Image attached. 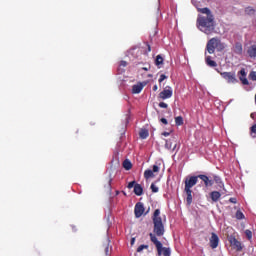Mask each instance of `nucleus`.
Instances as JSON below:
<instances>
[{
  "label": "nucleus",
  "mask_w": 256,
  "mask_h": 256,
  "mask_svg": "<svg viewBox=\"0 0 256 256\" xmlns=\"http://www.w3.org/2000/svg\"><path fill=\"white\" fill-rule=\"evenodd\" d=\"M230 203H237V200L235 198H230Z\"/></svg>",
  "instance_id": "41"
},
{
  "label": "nucleus",
  "mask_w": 256,
  "mask_h": 256,
  "mask_svg": "<svg viewBox=\"0 0 256 256\" xmlns=\"http://www.w3.org/2000/svg\"><path fill=\"white\" fill-rule=\"evenodd\" d=\"M225 46L221 44V41L218 38H212L208 41L206 49L210 55L215 53V49H223Z\"/></svg>",
  "instance_id": "4"
},
{
  "label": "nucleus",
  "mask_w": 256,
  "mask_h": 256,
  "mask_svg": "<svg viewBox=\"0 0 256 256\" xmlns=\"http://www.w3.org/2000/svg\"><path fill=\"white\" fill-rule=\"evenodd\" d=\"M199 181V176H190L185 180V188L191 190L195 187V184Z\"/></svg>",
  "instance_id": "5"
},
{
  "label": "nucleus",
  "mask_w": 256,
  "mask_h": 256,
  "mask_svg": "<svg viewBox=\"0 0 256 256\" xmlns=\"http://www.w3.org/2000/svg\"><path fill=\"white\" fill-rule=\"evenodd\" d=\"M134 193L138 197H141V195H143V187H141L140 184H135V186H134Z\"/></svg>",
  "instance_id": "19"
},
{
  "label": "nucleus",
  "mask_w": 256,
  "mask_h": 256,
  "mask_svg": "<svg viewBox=\"0 0 256 256\" xmlns=\"http://www.w3.org/2000/svg\"><path fill=\"white\" fill-rule=\"evenodd\" d=\"M210 247L212 249H217V247H219V236L215 233H212L210 237Z\"/></svg>",
  "instance_id": "10"
},
{
  "label": "nucleus",
  "mask_w": 256,
  "mask_h": 256,
  "mask_svg": "<svg viewBox=\"0 0 256 256\" xmlns=\"http://www.w3.org/2000/svg\"><path fill=\"white\" fill-rule=\"evenodd\" d=\"M134 213L137 218L141 217V215H143V213H145V207L143 206V203L138 202L135 205Z\"/></svg>",
  "instance_id": "8"
},
{
  "label": "nucleus",
  "mask_w": 256,
  "mask_h": 256,
  "mask_svg": "<svg viewBox=\"0 0 256 256\" xmlns=\"http://www.w3.org/2000/svg\"><path fill=\"white\" fill-rule=\"evenodd\" d=\"M148 51H151V46L148 47Z\"/></svg>",
  "instance_id": "45"
},
{
  "label": "nucleus",
  "mask_w": 256,
  "mask_h": 256,
  "mask_svg": "<svg viewBox=\"0 0 256 256\" xmlns=\"http://www.w3.org/2000/svg\"><path fill=\"white\" fill-rule=\"evenodd\" d=\"M155 65L159 67L160 65H163V56L157 55L155 60Z\"/></svg>",
  "instance_id": "24"
},
{
  "label": "nucleus",
  "mask_w": 256,
  "mask_h": 256,
  "mask_svg": "<svg viewBox=\"0 0 256 256\" xmlns=\"http://www.w3.org/2000/svg\"><path fill=\"white\" fill-rule=\"evenodd\" d=\"M234 53H236V55H242L243 54V45L239 42H237L235 45H234Z\"/></svg>",
  "instance_id": "16"
},
{
  "label": "nucleus",
  "mask_w": 256,
  "mask_h": 256,
  "mask_svg": "<svg viewBox=\"0 0 256 256\" xmlns=\"http://www.w3.org/2000/svg\"><path fill=\"white\" fill-rule=\"evenodd\" d=\"M139 135L141 139H147L149 137V130L141 129Z\"/></svg>",
  "instance_id": "21"
},
{
  "label": "nucleus",
  "mask_w": 256,
  "mask_h": 256,
  "mask_svg": "<svg viewBox=\"0 0 256 256\" xmlns=\"http://www.w3.org/2000/svg\"><path fill=\"white\" fill-rule=\"evenodd\" d=\"M160 121H161V123H163L164 125H167V119L162 118Z\"/></svg>",
  "instance_id": "39"
},
{
  "label": "nucleus",
  "mask_w": 256,
  "mask_h": 256,
  "mask_svg": "<svg viewBox=\"0 0 256 256\" xmlns=\"http://www.w3.org/2000/svg\"><path fill=\"white\" fill-rule=\"evenodd\" d=\"M176 125H183V117L178 116L175 118Z\"/></svg>",
  "instance_id": "28"
},
{
  "label": "nucleus",
  "mask_w": 256,
  "mask_h": 256,
  "mask_svg": "<svg viewBox=\"0 0 256 256\" xmlns=\"http://www.w3.org/2000/svg\"><path fill=\"white\" fill-rule=\"evenodd\" d=\"M154 233L157 237H163L165 235V226L163 225V219H161V210L156 209L153 215Z\"/></svg>",
  "instance_id": "2"
},
{
  "label": "nucleus",
  "mask_w": 256,
  "mask_h": 256,
  "mask_svg": "<svg viewBox=\"0 0 256 256\" xmlns=\"http://www.w3.org/2000/svg\"><path fill=\"white\" fill-rule=\"evenodd\" d=\"M184 191L187 195V197H186L187 205H191V203H193V191L189 190L187 188H184Z\"/></svg>",
  "instance_id": "13"
},
{
  "label": "nucleus",
  "mask_w": 256,
  "mask_h": 256,
  "mask_svg": "<svg viewBox=\"0 0 256 256\" xmlns=\"http://www.w3.org/2000/svg\"><path fill=\"white\" fill-rule=\"evenodd\" d=\"M159 89V87L157 85L153 86V91H157Z\"/></svg>",
  "instance_id": "42"
},
{
  "label": "nucleus",
  "mask_w": 256,
  "mask_h": 256,
  "mask_svg": "<svg viewBox=\"0 0 256 256\" xmlns=\"http://www.w3.org/2000/svg\"><path fill=\"white\" fill-rule=\"evenodd\" d=\"M162 135H163L164 137H169V135H171V133H169V132H163Z\"/></svg>",
  "instance_id": "40"
},
{
  "label": "nucleus",
  "mask_w": 256,
  "mask_h": 256,
  "mask_svg": "<svg viewBox=\"0 0 256 256\" xmlns=\"http://www.w3.org/2000/svg\"><path fill=\"white\" fill-rule=\"evenodd\" d=\"M247 54L251 59H256V45H252L247 49Z\"/></svg>",
  "instance_id": "15"
},
{
  "label": "nucleus",
  "mask_w": 256,
  "mask_h": 256,
  "mask_svg": "<svg viewBox=\"0 0 256 256\" xmlns=\"http://www.w3.org/2000/svg\"><path fill=\"white\" fill-rule=\"evenodd\" d=\"M236 218H237V219H244V218H245V215H243V212L237 211V212H236Z\"/></svg>",
  "instance_id": "31"
},
{
  "label": "nucleus",
  "mask_w": 256,
  "mask_h": 256,
  "mask_svg": "<svg viewBox=\"0 0 256 256\" xmlns=\"http://www.w3.org/2000/svg\"><path fill=\"white\" fill-rule=\"evenodd\" d=\"M206 63L209 67H217V62L211 60V56L206 57Z\"/></svg>",
  "instance_id": "22"
},
{
  "label": "nucleus",
  "mask_w": 256,
  "mask_h": 256,
  "mask_svg": "<svg viewBox=\"0 0 256 256\" xmlns=\"http://www.w3.org/2000/svg\"><path fill=\"white\" fill-rule=\"evenodd\" d=\"M135 185H137L135 183V181H132V182L128 183V189H133V187H135Z\"/></svg>",
  "instance_id": "36"
},
{
  "label": "nucleus",
  "mask_w": 256,
  "mask_h": 256,
  "mask_svg": "<svg viewBox=\"0 0 256 256\" xmlns=\"http://www.w3.org/2000/svg\"><path fill=\"white\" fill-rule=\"evenodd\" d=\"M245 13L246 15H255V9H253V7H247Z\"/></svg>",
  "instance_id": "25"
},
{
  "label": "nucleus",
  "mask_w": 256,
  "mask_h": 256,
  "mask_svg": "<svg viewBox=\"0 0 256 256\" xmlns=\"http://www.w3.org/2000/svg\"><path fill=\"white\" fill-rule=\"evenodd\" d=\"M215 181H216V183H219V181H221V179L219 177H215Z\"/></svg>",
  "instance_id": "43"
},
{
  "label": "nucleus",
  "mask_w": 256,
  "mask_h": 256,
  "mask_svg": "<svg viewBox=\"0 0 256 256\" xmlns=\"http://www.w3.org/2000/svg\"><path fill=\"white\" fill-rule=\"evenodd\" d=\"M220 75L223 77V79H225V81H227V83H237V78L233 72H221Z\"/></svg>",
  "instance_id": "6"
},
{
  "label": "nucleus",
  "mask_w": 256,
  "mask_h": 256,
  "mask_svg": "<svg viewBox=\"0 0 256 256\" xmlns=\"http://www.w3.org/2000/svg\"><path fill=\"white\" fill-rule=\"evenodd\" d=\"M150 189H151L152 193H159V187H157L155 185V183L151 184Z\"/></svg>",
  "instance_id": "27"
},
{
  "label": "nucleus",
  "mask_w": 256,
  "mask_h": 256,
  "mask_svg": "<svg viewBox=\"0 0 256 256\" xmlns=\"http://www.w3.org/2000/svg\"><path fill=\"white\" fill-rule=\"evenodd\" d=\"M245 235L248 239H251V237H253V233L250 230H246Z\"/></svg>",
  "instance_id": "32"
},
{
  "label": "nucleus",
  "mask_w": 256,
  "mask_h": 256,
  "mask_svg": "<svg viewBox=\"0 0 256 256\" xmlns=\"http://www.w3.org/2000/svg\"><path fill=\"white\" fill-rule=\"evenodd\" d=\"M251 131H252V133H255V135H256V124L251 127Z\"/></svg>",
  "instance_id": "38"
},
{
  "label": "nucleus",
  "mask_w": 256,
  "mask_h": 256,
  "mask_svg": "<svg viewBox=\"0 0 256 256\" xmlns=\"http://www.w3.org/2000/svg\"><path fill=\"white\" fill-rule=\"evenodd\" d=\"M165 79H167V76L165 74H162L159 78V83H163V81H165Z\"/></svg>",
  "instance_id": "34"
},
{
  "label": "nucleus",
  "mask_w": 256,
  "mask_h": 256,
  "mask_svg": "<svg viewBox=\"0 0 256 256\" xmlns=\"http://www.w3.org/2000/svg\"><path fill=\"white\" fill-rule=\"evenodd\" d=\"M160 99H171L173 97V88L166 86L165 89L159 94Z\"/></svg>",
  "instance_id": "7"
},
{
  "label": "nucleus",
  "mask_w": 256,
  "mask_h": 256,
  "mask_svg": "<svg viewBox=\"0 0 256 256\" xmlns=\"http://www.w3.org/2000/svg\"><path fill=\"white\" fill-rule=\"evenodd\" d=\"M144 177H145V179H151V178L155 177V173L153 172V170H150V169L145 170Z\"/></svg>",
  "instance_id": "20"
},
{
  "label": "nucleus",
  "mask_w": 256,
  "mask_h": 256,
  "mask_svg": "<svg viewBox=\"0 0 256 256\" xmlns=\"http://www.w3.org/2000/svg\"><path fill=\"white\" fill-rule=\"evenodd\" d=\"M120 67H127V61H121L120 62Z\"/></svg>",
  "instance_id": "37"
},
{
  "label": "nucleus",
  "mask_w": 256,
  "mask_h": 256,
  "mask_svg": "<svg viewBox=\"0 0 256 256\" xmlns=\"http://www.w3.org/2000/svg\"><path fill=\"white\" fill-rule=\"evenodd\" d=\"M173 143H175V137L166 139L165 140V149H168V150L172 149V151H175V149H177V144H174V146H173Z\"/></svg>",
  "instance_id": "9"
},
{
  "label": "nucleus",
  "mask_w": 256,
  "mask_h": 256,
  "mask_svg": "<svg viewBox=\"0 0 256 256\" xmlns=\"http://www.w3.org/2000/svg\"><path fill=\"white\" fill-rule=\"evenodd\" d=\"M249 79H251L252 81H256V72L255 71L250 72Z\"/></svg>",
  "instance_id": "30"
},
{
  "label": "nucleus",
  "mask_w": 256,
  "mask_h": 256,
  "mask_svg": "<svg viewBox=\"0 0 256 256\" xmlns=\"http://www.w3.org/2000/svg\"><path fill=\"white\" fill-rule=\"evenodd\" d=\"M240 81H242L243 85H249V80H247V73L245 72V69H241L240 72Z\"/></svg>",
  "instance_id": "14"
},
{
  "label": "nucleus",
  "mask_w": 256,
  "mask_h": 256,
  "mask_svg": "<svg viewBox=\"0 0 256 256\" xmlns=\"http://www.w3.org/2000/svg\"><path fill=\"white\" fill-rule=\"evenodd\" d=\"M147 85V82L144 83H138L132 87V93L135 95H138V93H141L143 91V87Z\"/></svg>",
  "instance_id": "12"
},
{
  "label": "nucleus",
  "mask_w": 256,
  "mask_h": 256,
  "mask_svg": "<svg viewBox=\"0 0 256 256\" xmlns=\"http://www.w3.org/2000/svg\"><path fill=\"white\" fill-rule=\"evenodd\" d=\"M199 179H201V181H203L205 187H213V180L209 179V177L207 175H198Z\"/></svg>",
  "instance_id": "11"
},
{
  "label": "nucleus",
  "mask_w": 256,
  "mask_h": 256,
  "mask_svg": "<svg viewBox=\"0 0 256 256\" xmlns=\"http://www.w3.org/2000/svg\"><path fill=\"white\" fill-rule=\"evenodd\" d=\"M150 240L152 241V243H154L159 256H171V249L163 247V244L157 239V236H155V234L150 233Z\"/></svg>",
  "instance_id": "3"
},
{
  "label": "nucleus",
  "mask_w": 256,
  "mask_h": 256,
  "mask_svg": "<svg viewBox=\"0 0 256 256\" xmlns=\"http://www.w3.org/2000/svg\"><path fill=\"white\" fill-rule=\"evenodd\" d=\"M201 1L203 0H192V4L196 7L197 11L202 13V15L198 16L197 27L202 33L210 35V33L215 31V18L213 17V14H211L209 8L200 7Z\"/></svg>",
  "instance_id": "1"
},
{
  "label": "nucleus",
  "mask_w": 256,
  "mask_h": 256,
  "mask_svg": "<svg viewBox=\"0 0 256 256\" xmlns=\"http://www.w3.org/2000/svg\"><path fill=\"white\" fill-rule=\"evenodd\" d=\"M210 197L212 201L217 202L221 199V193L219 191H213L211 192Z\"/></svg>",
  "instance_id": "18"
},
{
  "label": "nucleus",
  "mask_w": 256,
  "mask_h": 256,
  "mask_svg": "<svg viewBox=\"0 0 256 256\" xmlns=\"http://www.w3.org/2000/svg\"><path fill=\"white\" fill-rule=\"evenodd\" d=\"M109 243H111V240H109V238H107L106 243L104 244L106 255H109Z\"/></svg>",
  "instance_id": "26"
},
{
  "label": "nucleus",
  "mask_w": 256,
  "mask_h": 256,
  "mask_svg": "<svg viewBox=\"0 0 256 256\" xmlns=\"http://www.w3.org/2000/svg\"><path fill=\"white\" fill-rule=\"evenodd\" d=\"M159 107H161L162 109H167L168 105L165 102H160Z\"/></svg>",
  "instance_id": "35"
},
{
  "label": "nucleus",
  "mask_w": 256,
  "mask_h": 256,
  "mask_svg": "<svg viewBox=\"0 0 256 256\" xmlns=\"http://www.w3.org/2000/svg\"><path fill=\"white\" fill-rule=\"evenodd\" d=\"M123 167H124V169H126V171H129V170H131V167H133V164H131V161L126 159L123 162Z\"/></svg>",
  "instance_id": "23"
},
{
  "label": "nucleus",
  "mask_w": 256,
  "mask_h": 256,
  "mask_svg": "<svg viewBox=\"0 0 256 256\" xmlns=\"http://www.w3.org/2000/svg\"><path fill=\"white\" fill-rule=\"evenodd\" d=\"M159 170H160L159 166L154 165L152 169V173H159Z\"/></svg>",
  "instance_id": "33"
},
{
  "label": "nucleus",
  "mask_w": 256,
  "mask_h": 256,
  "mask_svg": "<svg viewBox=\"0 0 256 256\" xmlns=\"http://www.w3.org/2000/svg\"><path fill=\"white\" fill-rule=\"evenodd\" d=\"M230 243L234 247V249H236V251H241V249H242L241 242H239L237 239L233 238L230 241Z\"/></svg>",
  "instance_id": "17"
},
{
  "label": "nucleus",
  "mask_w": 256,
  "mask_h": 256,
  "mask_svg": "<svg viewBox=\"0 0 256 256\" xmlns=\"http://www.w3.org/2000/svg\"><path fill=\"white\" fill-rule=\"evenodd\" d=\"M131 245H135V238L131 239Z\"/></svg>",
  "instance_id": "44"
},
{
  "label": "nucleus",
  "mask_w": 256,
  "mask_h": 256,
  "mask_svg": "<svg viewBox=\"0 0 256 256\" xmlns=\"http://www.w3.org/2000/svg\"><path fill=\"white\" fill-rule=\"evenodd\" d=\"M143 249H149V245H140L137 248V253H141V251H143Z\"/></svg>",
  "instance_id": "29"
},
{
  "label": "nucleus",
  "mask_w": 256,
  "mask_h": 256,
  "mask_svg": "<svg viewBox=\"0 0 256 256\" xmlns=\"http://www.w3.org/2000/svg\"><path fill=\"white\" fill-rule=\"evenodd\" d=\"M143 69H144V71H147V68L144 67Z\"/></svg>",
  "instance_id": "46"
}]
</instances>
